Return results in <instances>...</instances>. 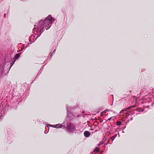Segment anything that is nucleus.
I'll list each match as a JSON object with an SVG mask.
<instances>
[{
    "label": "nucleus",
    "instance_id": "39448f33",
    "mask_svg": "<svg viewBox=\"0 0 154 154\" xmlns=\"http://www.w3.org/2000/svg\"><path fill=\"white\" fill-rule=\"evenodd\" d=\"M35 36L33 35H31L29 37V40L30 42H34L35 39Z\"/></svg>",
    "mask_w": 154,
    "mask_h": 154
},
{
    "label": "nucleus",
    "instance_id": "6e6552de",
    "mask_svg": "<svg viewBox=\"0 0 154 154\" xmlns=\"http://www.w3.org/2000/svg\"><path fill=\"white\" fill-rule=\"evenodd\" d=\"M4 69V66L3 65H0V74H2L3 72V70Z\"/></svg>",
    "mask_w": 154,
    "mask_h": 154
},
{
    "label": "nucleus",
    "instance_id": "a211bd4d",
    "mask_svg": "<svg viewBox=\"0 0 154 154\" xmlns=\"http://www.w3.org/2000/svg\"><path fill=\"white\" fill-rule=\"evenodd\" d=\"M67 111H69V109L68 108H67Z\"/></svg>",
    "mask_w": 154,
    "mask_h": 154
},
{
    "label": "nucleus",
    "instance_id": "9b49d317",
    "mask_svg": "<svg viewBox=\"0 0 154 154\" xmlns=\"http://www.w3.org/2000/svg\"><path fill=\"white\" fill-rule=\"evenodd\" d=\"M122 123L121 122L118 121L116 122V125H121Z\"/></svg>",
    "mask_w": 154,
    "mask_h": 154
},
{
    "label": "nucleus",
    "instance_id": "412c9836",
    "mask_svg": "<svg viewBox=\"0 0 154 154\" xmlns=\"http://www.w3.org/2000/svg\"><path fill=\"white\" fill-rule=\"evenodd\" d=\"M142 100H143V99H142Z\"/></svg>",
    "mask_w": 154,
    "mask_h": 154
},
{
    "label": "nucleus",
    "instance_id": "9d476101",
    "mask_svg": "<svg viewBox=\"0 0 154 154\" xmlns=\"http://www.w3.org/2000/svg\"><path fill=\"white\" fill-rule=\"evenodd\" d=\"M20 57V55L19 54H17L15 56L16 59H17V58H18Z\"/></svg>",
    "mask_w": 154,
    "mask_h": 154
},
{
    "label": "nucleus",
    "instance_id": "f03ea898",
    "mask_svg": "<svg viewBox=\"0 0 154 154\" xmlns=\"http://www.w3.org/2000/svg\"><path fill=\"white\" fill-rule=\"evenodd\" d=\"M66 130L68 132L72 133L76 131V127L75 125L70 123L66 127Z\"/></svg>",
    "mask_w": 154,
    "mask_h": 154
},
{
    "label": "nucleus",
    "instance_id": "1a4fd4ad",
    "mask_svg": "<svg viewBox=\"0 0 154 154\" xmlns=\"http://www.w3.org/2000/svg\"><path fill=\"white\" fill-rule=\"evenodd\" d=\"M94 151L96 153L99 151V149L98 148L96 147L94 149Z\"/></svg>",
    "mask_w": 154,
    "mask_h": 154
},
{
    "label": "nucleus",
    "instance_id": "f3484780",
    "mask_svg": "<svg viewBox=\"0 0 154 154\" xmlns=\"http://www.w3.org/2000/svg\"><path fill=\"white\" fill-rule=\"evenodd\" d=\"M131 119H130V120H132L133 119V118L132 117H131Z\"/></svg>",
    "mask_w": 154,
    "mask_h": 154
},
{
    "label": "nucleus",
    "instance_id": "423d86ee",
    "mask_svg": "<svg viewBox=\"0 0 154 154\" xmlns=\"http://www.w3.org/2000/svg\"><path fill=\"white\" fill-rule=\"evenodd\" d=\"M51 126L54 128H61L62 126L61 125H60L59 124H56V125H51Z\"/></svg>",
    "mask_w": 154,
    "mask_h": 154
},
{
    "label": "nucleus",
    "instance_id": "4468645a",
    "mask_svg": "<svg viewBox=\"0 0 154 154\" xmlns=\"http://www.w3.org/2000/svg\"><path fill=\"white\" fill-rule=\"evenodd\" d=\"M115 137H113V136H112L110 138V139H112V141H113V140H114V139H115Z\"/></svg>",
    "mask_w": 154,
    "mask_h": 154
},
{
    "label": "nucleus",
    "instance_id": "2eb2a0df",
    "mask_svg": "<svg viewBox=\"0 0 154 154\" xmlns=\"http://www.w3.org/2000/svg\"><path fill=\"white\" fill-rule=\"evenodd\" d=\"M103 144V142H102L98 144V146H100L102 144Z\"/></svg>",
    "mask_w": 154,
    "mask_h": 154
},
{
    "label": "nucleus",
    "instance_id": "f8f14e48",
    "mask_svg": "<svg viewBox=\"0 0 154 154\" xmlns=\"http://www.w3.org/2000/svg\"><path fill=\"white\" fill-rule=\"evenodd\" d=\"M114 119V117H112L110 118H109V119H108L107 120H109V121H110V120H111V119H112L113 120Z\"/></svg>",
    "mask_w": 154,
    "mask_h": 154
},
{
    "label": "nucleus",
    "instance_id": "dca6fc26",
    "mask_svg": "<svg viewBox=\"0 0 154 154\" xmlns=\"http://www.w3.org/2000/svg\"><path fill=\"white\" fill-rule=\"evenodd\" d=\"M117 136V134H116L115 135L113 136V137H114L116 138V137Z\"/></svg>",
    "mask_w": 154,
    "mask_h": 154
},
{
    "label": "nucleus",
    "instance_id": "6ab92c4d",
    "mask_svg": "<svg viewBox=\"0 0 154 154\" xmlns=\"http://www.w3.org/2000/svg\"><path fill=\"white\" fill-rule=\"evenodd\" d=\"M144 101H142V103H144Z\"/></svg>",
    "mask_w": 154,
    "mask_h": 154
},
{
    "label": "nucleus",
    "instance_id": "7ed1b4c3",
    "mask_svg": "<svg viewBox=\"0 0 154 154\" xmlns=\"http://www.w3.org/2000/svg\"><path fill=\"white\" fill-rule=\"evenodd\" d=\"M130 108H127L126 109H123V110L121 111L120 113L121 114H122L124 115L123 113L125 115V116L126 118H128V116L132 114L130 110Z\"/></svg>",
    "mask_w": 154,
    "mask_h": 154
},
{
    "label": "nucleus",
    "instance_id": "f257e3e1",
    "mask_svg": "<svg viewBox=\"0 0 154 154\" xmlns=\"http://www.w3.org/2000/svg\"><path fill=\"white\" fill-rule=\"evenodd\" d=\"M54 20V19L52 17L51 15H49L45 18L44 21L43 20H41L36 26L35 25V27L33 29V30L34 31L36 28L37 29V32L38 34V37L41 35L44 28L46 29H48L50 27L51 23Z\"/></svg>",
    "mask_w": 154,
    "mask_h": 154
},
{
    "label": "nucleus",
    "instance_id": "aec40b11",
    "mask_svg": "<svg viewBox=\"0 0 154 154\" xmlns=\"http://www.w3.org/2000/svg\"><path fill=\"white\" fill-rule=\"evenodd\" d=\"M144 106V108L143 109H144L145 108V107H144V106Z\"/></svg>",
    "mask_w": 154,
    "mask_h": 154
},
{
    "label": "nucleus",
    "instance_id": "0eeeda50",
    "mask_svg": "<svg viewBox=\"0 0 154 154\" xmlns=\"http://www.w3.org/2000/svg\"><path fill=\"white\" fill-rule=\"evenodd\" d=\"M84 135L85 137H88L90 136V133L88 131H86L84 132Z\"/></svg>",
    "mask_w": 154,
    "mask_h": 154
},
{
    "label": "nucleus",
    "instance_id": "20e7f679",
    "mask_svg": "<svg viewBox=\"0 0 154 154\" xmlns=\"http://www.w3.org/2000/svg\"><path fill=\"white\" fill-rule=\"evenodd\" d=\"M144 111V109H143L141 108H138L136 109H133L132 111L134 113L136 112V113L137 114L138 113H137V112H142Z\"/></svg>",
    "mask_w": 154,
    "mask_h": 154
},
{
    "label": "nucleus",
    "instance_id": "ddd939ff",
    "mask_svg": "<svg viewBox=\"0 0 154 154\" xmlns=\"http://www.w3.org/2000/svg\"><path fill=\"white\" fill-rule=\"evenodd\" d=\"M146 96H145V97H143V99H145V102H148V101L147 100H146Z\"/></svg>",
    "mask_w": 154,
    "mask_h": 154
}]
</instances>
